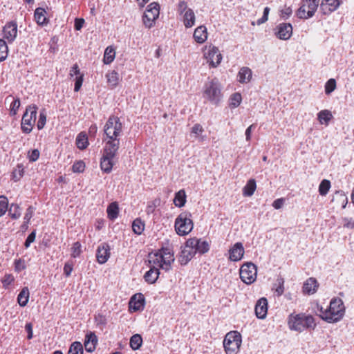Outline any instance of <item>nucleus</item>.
Wrapping results in <instances>:
<instances>
[{
  "label": "nucleus",
  "instance_id": "8",
  "mask_svg": "<svg viewBox=\"0 0 354 354\" xmlns=\"http://www.w3.org/2000/svg\"><path fill=\"white\" fill-rule=\"evenodd\" d=\"M37 107L36 105L26 108L21 120V129L25 133H29L35 123Z\"/></svg>",
  "mask_w": 354,
  "mask_h": 354
},
{
  "label": "nucleus",
  "instance_id": "2",
  "mask_svg": "<svg viewBox=\"0 0 354 354\" xmlns=\"http://www.w3.org/2000/svg\"><path fill=\"white\" fill-rule=\"evenodd\" d=\"M288 325L291 330L302 332L306 329H314L316 324L311 315L304 313L290 314L288 317Z\"/></svg>",
  "mask_w": 354,
  "mask_h": 354
},
{
  "label": "nucleus",
  "instance_id": "26",
  "mask_svg": "<svg viewBox=\"0 0 354 354\" xmlns=\"http://www.w3.org/2000/svg\"><path fill=\"white\" fill-rule=\"evenodd\" d=\"M318 286L316 279L310 277L304 283L303 291L308 295H313L317 291Z\"/></svg>",
  "mask_w": 354,
  "mask_h": 354
},
{
  "label": "nucleus",
  "instance_id": "63",
  "mask_svg": "<svg viewBox=\"0 0 354 354\" xmlns=\"http://www.w3.org/2000/svg\"><path fill=\"white\" fill-rule=\"evenodd\" d=\"M204 129L200 124H195L192 128V133L196 136H199L203 132Z\"/></svg>",
  "mask_w": 354,
  "mask_h": 354
},
{
  "label": "nucleus",
  "instance_id": "19",
  "mask_svg": "<svg viewBox=\"0 0 354 354\" xmlns=\"http://www.w3.org/2000/svg\"><path fill=\"white\" fill-rule=\"evenodd\" d=\"M268 313V301L265 297L259 299L255 305V313L259 319H265Z\"/></svg>",
  "mask_w": 354,
  "mask_h": 354
},
{
  "label": "nucleus",
  "instance_id": "51",
  "mask_svg": "<svg viewBox=\"0 0 354 354\" xmlns=\"http://www.w3.org/2000/svg\"><path fill=\"white\" fill-rule=\"evenodd\" d=\"M85 167V163L82 160L76 161L72 166V171L74 173H82Z\"/></svg>",
  "mask_w": 354,
  "mask_h": 354
},
{
  "label": "nucleus",
  "instance_id": "32",
  "mask_svg": "<svg viewBox=\"0 0 354 354\" xmlns=\"http://www.w3.org/2000/svg\"><path fill=\"white\" fill-rule=\"evenodd\" d=\"M107 83L112 88H115L120 80L119 74L115 71H112L106 74Z\"/></svg>",
  "mask_w": 354,
  "mask_h": 354
},
{
  "label": "nucleus",
  "instance_id": "45",
  "mask_svg": "<svg viewBox=\"0 0 354 354\" xmlns=\"http://www.w3.org/2000/svg\"><path fill=\"white\" fill-rule=\"evenodd\" d=\"M330 187V182L328 180H323L319 186V192L322 196H325Z\"/></svg>",
  "mask_w": 354,
  "mask_h": 354
},
{
  "label": "nucleus",
  "instance_id": "50",
  "mask_svg": "<svg viewBox=\"0 0 354 354\" xmlns=\"http://www.w3.org/2000/svg\"><path fill=\"white\" fill-rule=\"evenodd\" d=\"M190 9L187 6V3L185 1H180L177 5V12L181 17H183L186 11Z\"/></svg>",
  "mask_w": 354,
  "mask_h": 354
},
{
  "label": "nucleus",
  "instance_id": "11",
  "mask_svg": "<svg viewBox=\"0 0 354 354\" xmlns=\"http://www.w3.org/2000/svg\"><path fill=\"white\" fill-rule=\"evenodd\" d=\"M274 32L278 39L288 40L292 35V26L290 23H281L274 28Z\"/></svg>",
  "mask_w": 354,
  "mask_h": 354
},
{
  "label": "nucleus",
  "instance_id": "23",
  "mask_svg": "<svg viewBox=\"0 0 354 354\" xmlns=\"http://www.w3.org/2000/svg\"><path fill=\"white\" fill-rule=\"evenodd\" d=\"M159 253L163 259L162 269L166 271L169 270L171 268V263L174 261V254L169 248H162Z\"/></svg>",
  "mask_w": 354,
  "mask_h": 354
},
{
  "label": "nucleus",
  "instance_id": "61",
  "mask_svg": "<svg viewBox=\"0 0 354 354\" xmlns=\"http://www.w3.org/2000/svg\"><path fill=\"white\" fill-rule=\"evenodd\" d=\"M35 237H36V232H35V231H32L28 236V237L24 243V246L26 248H28L30 247V245L35 241Z\"/></svg>",
  "mask_w": 354,
  "mask_h": 354
},
{
  "label": "nucleus",
  "instance_id": "31",
  "mask_svg": "<svg viewBox=\"0 0 354 354\" xmlns=\"http://www.w3.org/2000/svg\"><path fill=\"white\" fill-rule=\"evenodd\" d=\"M106 213L107 216L110 220L114 221L116 219L119 214L118 204L116 202H113L109 204L106 209Z\"/></svg>",
  "mask_w": 354,
  "mask_h": 354
},
{
  "label": "nucleus",
  "instance_id": "43",
  "mask_svg": "<svg viewBox=\"0 0 354 354\" xmlns=\"http://www.w3.org/2000/svg\"><path fill=\"white\" fill-rule=\"evenodd\" d=\"M8 212L12 219H17L21 216L20 207L17 204H11Z\"/></svg>",
  "mask_w": 354,
  "mask_h": 354
},
{
  "label": "nucleus",
  "instance_id": "25",
  "mask_svg": "<svg viewBox=\"0 0 354 354\" xmlns=\"http://www.w3.org/2000/svg\"><path fill=\"white\" fill-rule=\"evenodd\" d=\"M194 39L198 44L204 43L207 39V28L205 26L197 27L194 32Z\"/></svg>",
  "mask_w": 354,
  "mask_h": 354
},
{
  "label": "nucleus",
  "instance_id": "33",
  "mask_svg": "<svg viewBox=\"0 0 354 354\" xmlns=\"http://www.w3.org/2000/svg\"><path fill=\"white\" fill-rule=\"evenodd\" d=\"M29 295L30 293L28 287L23 288L17 296V301L20 306L24 307L27 305Z\"/></svg>",
  "mask_w": 354,
  "mask_h": 354
},
{
  "label": "nucleus",
  "instance_id": "59",
  "mask_svg": "<svg viewBox=\"0 0 354 354\" xmlns=\"http://www.w3.org/2000/svg\"><path fill=\"white\" fill-rule=\"evenodd\" d=\"M20 100L19 98L14 100V101L11 103L10 105V113L12 115H15L17 113V110L20 106Z\"/></svg>",
  "mask_w": 354,
  "mask_h": 354
},
{
  "label": "nucleus",
  "instance_id": "36",
  "mask_svg": "<svg viewBox=\"0 0 354 354\" xmlns=\"http://www.w3.org/2000/svg\"><path fill=\"white\" fill-rule=\"evenodd\" d=\"M115 51L112 46H108L105 49L103 62L104 64H110L115 59Z\"/></svg>",
  "mask_w": 354,
  "mask_h": 354
},
{
  "label": "nucleus",
  "instance_id": "55",
  "mask_svg": "<svg viewBox=\"0 0 354 354\" xmlns=\"http://www.w3.org/2000/svg\"><path fill=\"white\" fill-rule=\"evenodd\" d=\"M14 277L10 274H6L1 279L3 286L6 288L10 286L14 281Z\"/></svg>",
  "mask_w": 354,
  "mask_h": 354
},
{
  "label": "nucleus",
  "instance_id": "47",
  "mask_svg": "<svg viewBox=\"0 0 354 354\" xmlns=\"http://www.w3.org/2000/svg\"><path fill=\"white\" fill-rule=\"evenodd\" d=\"M8 200L5 196H0V217L5 214L8 209Z\"/></svg>",
  "mask_w": 354,
  "mask_h": 354
},
{
  "label": "nucleus",
  "instance_id": "13",
  "mask_svg": "<svg viewBox=\"0 0 354 354\" xmlns=\"http://www.w3.org/2000/svg\"><path fill=\"white\" fill-rule=\"evenodd\" d=\"M207 62L213 67H216L222 60V55L217 47H209L208 51L205 53Z\"/></svg>",
  "mask_w": 354,
  "mask_h": 354
},
{
  "label": "nucleus",
  "instance_id": "54",
  "mask_svg": "<svg viewBox=\"0 0 354 354\" xmlns=\"http://www.w3.org/2000/svg\"><path fill=\"white\" fill-rule=\"evenodd\" d=\"M160 200L155 199L154 201L149 203L146 208V212L148 214H153L156 208V207L159 205Z\"/></svg>",
  "mask_w": 354,
  "mask_h": 354
},
{
  "label": "nucleus",
  "instance_id": "30",
  "mask_svg": "<svg viewBox=\"0 0 354 354\" xmlns=\"http://www.w3.org/2000/svg\"><path fill=\"white\" fill-rule=\"evenodd\" d=\"M160 274V271L158 268H151L144 275L145 281L149 283H155Z\"/></svg>",
  "mask_w": 354,
  "mask_h": 354
},
{
  "label": "nucleus",
  "instance_id": "7",
  "mask_svg": "<svg viewBox=\"0 0 354 354\" xmlns=\"http://www.w3.org/2000/svg\"><path fill=\"white\" fill-rule=\"evenodd\" d=\"M319 3V0H303L297 11V16L304 19L311 18L317 11Z\"/></svg>",
  "mask_w": 354,
  "mask_h": 354
},
{
  "label": "nucleus",
  "instance_id": "46",
  "mask_svg": "<svg viewBox=\"0 0 354 354\" xmlns=\"http://www.w3.org/2000/svg\"><path fill=\"white\" fill-rule=\"evenodd\" d=\"M317 117H318L319 121L321 123H323V122L328 123L329 122V120H330L332 115L329 111L322 110L318 113Z\"/></svg>",
  "mask_w": 354,
  "mask_h": 354
},
{
  "label": "nucleus",
  "instance_id": "21",
  "mask_svg": "<svg viewBox=\"0 0 354 354\" xmlns=\"http://www.w3.org/2000/svg\"><path fill=\"white\" fill-rule=\"evenodd\" d=\"M145 306V297L141 293L133 295L129 301V308L134 311L141 310Z\"/></svg>",
  "mask_w": 354,
  "mask_h": 354
},
{
  "label": "nucleus",
  "instance_id": "37",
  "mask_svg": "<svg viewBox=\"0 0 354 354\" xmlns=\"http://www.w3.org/2000/svg\"><path fill=\"white\" fill-rule=\"evenodd\" d=\"M149 263L152 264L151 268H157L162 269L163 267V259L162 257L160 256L159 252H156L153 254L152 256H149Z\"/></svg>",
  "mask_w": 354,
  "mask_h": 354
},
{
  "label": "nucleus",
  "instance_id": "42",
  "mask_svg": "<svg viewBox=\"0 0 354 354\" xmlns=\"http://www.w3.org/2000/svg\"><path fill=\"white\" fill-rule=\"evenodd\" d=\"M24 174V167L21 164H18L12 171V179L17 182L23 176Z\"/></svg>",
  "mask_w": 354,
  "mask_h": 354
},
{
  "label": "nucleus",
  "instance_id": "5",
  "mask_svg": "<svg viewBox=\"0 0 354 354\" xmlns=\"http://www.w3.org/2000/svg\"><path fill=\"white\" fill-rule=\"evenodd\" d=\"M122 131V124L118 117L111 115L109 117L104 127V134L106 138L103 140L107 139H118Z\"/></svg>",
  "mask_w": 354,
  "mask_h": 354
},
{
  "label": "nucleus",
  "instance_id": "38",
  "mask_svg": "<svg viewBox=\"0 0 354 354\" xmlns=\"http://www.w3.org/2000/svg\"><path fill=\"white\" fill-rule=\"evenodd\" d=\"M145 229V223L142 221L140 218H136L132 223V230L133 232L140 235L142 233Z\"/></svg>",
  "mask_w": 354,
  "mask_h": 354
},
{
  "label": "nucleus",
  "instance_id": "14",
  "mask_svg": "<svg viewBox=\"0 0 354 354\" xmlns=\"http://www.w3.org/2000/svg\"><path fill=\"white\" fill-rule=\"evenodd\" d=\"M105 141L103 154L115 157L120 147V139H107Z\"/></svg>",
  "mask_w": 354,
  "mask_h": 354
},
{
  "label": "nucleus",
  "instance_id": "40",
  "mask_svg": "<svg viewBox=\"0 0 354 354\" xmlns=\"http://www.w3.org/2000/svg\"><path fill=\"white\" fill-rule=\"evenodd\" d=\"M76 145L80 149H84L87 147L88 142L86 134L80 133L76 138Z\"/></svg>",
  "mask_w": 354,
  "mask_h": 354
},
{
  "label": "nucleus",
  "instance_id": "57",
  "mask_svg": "<svg viewBox=\"0 0 354 354\" xmlns=\"http://www.w3.org/2000/svg\"><path fill=\"white\" fill-rule=\"evenodd\" d=\"M39 151L38 149H33L28 153V158L30 162H35L39 157Z\"/></svg>",
  "mask_w": 354,
  "mask_h": 354
},
{
  "label": "nucleus",
  "instance_id": "4",
  "mask_svg": "<svg viewBox=\"0 0 354 354\" xmlns=\"http://www.w3.org/2000/svg\"><path fill=\"white\" fill-rule=\"evenodd\" d=\"M191 218V213L187 211L180 213L177 216L175 220L174 227L178 235H187L193 230L194 223Z\"/></svg>",
  "mask_w": 354,
  "mask_h": 354
},
{
  "label": "nucleus",
  "instance_id": "15",
  "mask_svg": "<svg viewBox=\"0 0 354 354\" xmlns=\"http://www.w3.org/2000/svg\"><path fill=\"white\" fill-rule=\"evenodd\" d=\"M110 246L107 243L100 244L97 250L96 258L99 263H105L110 257Z\"/></svg>",
  "mask_w": 354,
  "mask_h": 354
},
{
  "label": "nucleus",
  "instance_id": "56",
  "mask_svg": "<svg viewBox=\"0 0 354 354\" xmlns=\"http://www.w3.org/2000/svg\"><path fill=\"white\" fill-rule=\"evenodd\" d=\"M75 80V82L74 91L75 92H77L80 91V89L81 88V86L82 85L83 80H84V75L81 74L78 76H76Z\"/></svg>",
  "mask_w": 354,
  "mask_h": 354
},
{
  "label": "nucleus",
  "instance_id": "41",
  "mask_svg": "<svg viewBox=\"0 0 354 354\" xmlns=\"http://www.w3.org/2000/svg\"><path fill=\"white\" fill-rule=\"evenodd\" d=\"M68 354H83V346L80 342L71 344Z\"/></svg>",
  "mask_w": 354,
  "mask_h": 354
},
{
  "label": "nucleus",
  "instance_id": "6",
  "mask_svg": "<svg viewBox=\"0 0 354 354\" xmlns=\"http://www.w3.org/2000/svg\"><path fill=\"white\" fill-rule=\"evenodd\" d=\"M241 344V335L237 331L227 333L223 340V346L227 354L238 352Z\"/></svg>",
  "mask_w": 354,
  "mask_h": 354
},
{
  "label": "nucleus",
  "instance_id": "64",
  "mask_svg": "<svg viewBox=\"0 0 354 354\" xmlns=\"http://www.w3.org/2000/svg\"><path fill=\"white\" fill-rule=\"evenodd\" d=\"M344 227L350 229H354V220L351 218H344Z\"/></svg>",
  "mask_w": 354,
  "mask_h": 354
},
{
  "label": "nucleus",
  "instance_id": "12",
  "mask_svg": "<svg viewBox=\"0 0 354 354\" xmlns=\"http://www.w3.org/2000/svg\"><path fill=\"white\" fill-rule=\"evenodd\" d=\"M188 246H191L195 250V254H200L207 252L209 250V243L206 241H202L197 238H191L188 239Z\"/></svg>",
  "mask_w": 354,
  "mask_h": 354
},
{
  "label": "nucleus",
  "instance_id": "10",
  "mask_svg": "<svg viewBox=\"0 0 354 354\" xmlns=\"http://www.w3.org/2000/svg\"><path fill=\"white\" fill-rule=\"evenodd\" d=\"M257 274V266L251 262L245 263L241 267L240 277L246 284L252 283L256 280Z\"/></svg>",
  "mask_w": 354,
  "mask_h": 354
},
{
  "label": "nucleus",
  "instance_id": "34",
  "mask_svg": "<svg viewBox=\"0 0 354 354\" xmlns=\"http://www.w3.org/2000/svg\"><path fill=\"white\" fill-rule=\"evenodd\" d=\"M186 203V194L184 189H180L175 194L174 203L176 207H182Z\"/></svg>",
  "mask_w": 354,
  "mask_h": 354
},
{
  "label": "nucleus",
  "instance_id": "27",
  "mask_svg": "<svg viewBox=\"0 0 354 354\" xmlns=\"http://www.w3.org/2000/svg\"><path fill=\"white\" fill-rule=\"evenodd\" d=\"M46 11L43 8H37L35 10V19L38 25L44 26L48 24V19L46 18Z\"/></svg>",
  "mask_w": 354,
  "mask_h": 354
},
{
  "label": "nucleus",
  "instance_id": "18",
  "mask_svg": "<svg viewBox=\"0 0 354 354\" xmlns=\"http://www.w3.org/2000/svg\"><path fill=\"white\" fill-rule=\"evenodd\" d=\"M229 259L232 261L241 260L244 254V248L241 242L236 243L229 250Z\"/></svg>",
  "mask_w": 354,
  "mask_h": 354
},
{
  "label": "nucleus",
  "instance_id": "24",
  "mask_svg": "<svg viewBox=\"0 0 354 354\" xmlns=\"http://www.w3.org/2000/svg\"><path fill=\"white\" fill-rule=\"evenodd\" d=\"M114 158L113 156H105V154L102 155L100 160V168L104 173L109 174L111 171L114 165Z\"/></svg>",
  "mask_w": 354,
  "mask_h": 354
},
{
  "label": "nucleus",
  "instance_id": "9",
  "mask_svg": "<svg viewBox=\"0 0 354 354\" xmlns=\"http://www.w3.org/2000/svg\"><path fill=\"white\" fill-rule=\"evenodd\" d=\"M160 14V6L158 3L153 2L148 5L142 17L144 25L147 28H151L155 24L156 20Z\"/></svg>",
  "mask_w": 354,
  "mask_h": 354
},
{
  "label": "nucleus",
  "instance_id": "58",
  "mask_svg": "<svg viewBox=\"0 0 354 354\" xmlns=\"http://www.w3.org/2000/svg\"><path fill=\"white\" fill-rule=\"evenodd\" d=\"M269 12L270 8L268 7H266L263 10L262 17L259 19L257 21V25H261L268 21Z\"/></svg>",
  "mask_w": 354,
  "mask_h": 354
},
{
  "label": "nucleus",
  "instance_id": "16",
  "mask_svg": "<svg viewBox=\"0 0 354 354\" xmlns=\"http://www.w3.org/2000/svg\"><path fill=\"white\" fill-rule=\"evenodd\" d=\"M342 3V0H322L320 10L324 15H329L336 10Z\"/></svg>",
  "mask_w": 354,
  "mask_h": 354
},
{
  "label": "nucleus",
  "instance_id": "20",
  "mask_svg": "<svg viewBox=\"0 0 354 354\" xmlns=\"http://www.w3.org/2000/svg\"><path fill=\"white\" fill-rule=\"evenodd\" d=\"M195 250L191 246H188V240L185 243L183 250L181 251L179 262L181 265H186L196 254Z\"/></svg>",
  "mask_w": 354,
  "mask_h": 354
},
{
  "label": "nucleus",
  "instance_id": "48",
  "mask_svg": "<svg viewBox=\"0 0 354 354\" xmlns=\"http://www.w3.org/2000/svg\"><path fill=\"white\" fill-rule=\"evenodd\" d=\"M46 122V113L45 109H42L39 113V120L37 121V127L39 130L42 129Z\"/></svg>",
  "mask_w": 354,
  "mask_h": 354
},
{
  "label": "nucleus",
  "instance_id": "35",
  "mask_svg": "<svg viewBox=\"0 0 354 354\" xmlns=\"http://www.w3.org/2000/svg\"><path fill=\"white\" fill-rule=\"evenodd\" d=\"M256 188L257 185L255 180L253 178L250 179L243 189V194L245 196H251L253 195Z\"/></svg>",
  "mask_w": 354,
  "mask_h": 354
},
{
  "label": "nucleus",
  "instance_id": "52",
  "mask_svg": "<svg viewBox=\"0 0 354 354\" xmlns=\"http://www.w3.org/2000/svg\"><path fill=\"white\" fill-rule=\"evenodd\" d=\"M336 88V81L335 79H330L325 84V93L326 94H330Z\"/></svg>",
  "mask_w": 354,
  "mask_h": 354
},
{
  "label": "nucleus",
  "instance_id": "49",
  "mask_svg": "<svg viewBox=\"0 0 354 354\" xmlns=\"http://www.w3.org/2000/svg\"><path fill=\"white\" fill-rule=\"evenodd\" d=\"M241 100H242L241 95L239 93H235L232 94L230 97V104L232 107H237L241 104Z\"/></svg>",
  "mask_w": 354,
  "mask_h": 354
},
{
  "label": "nucleus",
  "instance_id": "17",
  "mask_svg": "<svg viewBox=\"0 0 354 354\" xmlns=\"http://www.w3.org/2000/svg\"><path fill=\"white\" fill-rule=\"evenodd\" d=\"M4 37L10 42L15 40L17 35V25L15 21H10L6 24L3 30Z\"/></svg>",
  "mask_w": 354,
  "mask_h": 354
},
{
  "label": "nucleus",
  "instance_id": "3",
  "mask_svg": "<svg viewBox=\"0 0 354 354\" xmlns=\"http://www.w3.org/2000/svg\"><path fill=\"white\" fill-rule=\"evenodd\" d=\"M203 97L215 105H217L221 101L223 95L218 79H212L205 84Z\"/></svg>",
  "mask_w": 354,
  "mask_h": 354
},
{
  "label": "nucleus",
  "instance_id": "62",
  "mask_svg": "<svg viewBox=\"0 0 354 354\" xmlns=\"http://www.w3.org/2000/svg\"><path fill=\"white\" fill-rule=\"evenodd\" d=\"M33 213H34V208L32 206L28 207V209H26V214L24 215V221H26V223H29L30 220L31 219V218L33 216Z\"/></svg>",
  "mask_w": 354,
  "mask_h": 354
},
{
  "label": "nucleus",
  "instance_id": "60",
  "mask_svg": "<svg viewBox=\"0 0 354 354\" xmlns=\"http://www.w3.org/2000/svg\"><path fill=\"white\" fill-rule=\"evenodd\" d=\"M26 268L24 261L19 259L15 261V269L17 272H20Z\"/></svg>",
  "mask_w": 354,
  "mask_h": 354
},
{
  "label": "nucleus",
  "instance_id": "29",
  "mask_svg": "<svg viewBox=\"0 0 354 354\" xmlns=\"http://www.w3.org/2000/svg\"><path fill=\"white\" fill-rule=\"evenodd\" d=\"M252 75V70L248 67H242L239 73L238 78L240 83H248L251 80Z\"/></svg>",
  "mask_w": 354,
  "mask_h": 354
},
{
  "label": "nucleus",
  "instance_id": "22",
  "mask_svg": "<svg viewBox=\"0 0 354 354\" xmlns=\"http://www.w3.org/2000/svg\"><path fill=\"white\" fill-rule=\"evenodd\" d=\"M97 343V338L95 334L93 332L88 333L85 336L84 348L88 353H92L95 351V346Z\"/></svg>",
  "mask_w": 354,
  "mask_h": 354
},
{
  "label": "nucleus",
  "instance_id": "39",
  "mask_svg": "<svg viewBox=\"0 0 354 354\" xmlns=\"http://www.w3.org/2000/svg\"><path fill=\"white\" fill-rule=\"evenodd\" d=\"M142 343V339L140 335L135 334L130 339V346L136 351L140 348Z\"/></svg>",
  "mask_w": 354,
  "mask_h": 354
},
{
  "label": "nucleus",
  "instance_id": "1",
  "mask_svg": "<svg viewBox=\"0 0 354 354\" xmlns=\"http://www.w3.org/2000/svg\"><path fill=\"white\" fill-rule=\"evenodd\" d=\"M320 317L328 323H335L342 319L345 313V307L342 300L339 298H334L330 302L328 308L322 310Z\"/></svg>",
  "mask_w": 354,
  "mask_h": 354
},
{
  "label": "nucleus",
  "instance_id": "44",
  "mask_svg": "<svg viewBox=\"0 0 354 354\" xmlns=\"http://www.w3.org/2000/svg\"><path fill=\"white\" fill-rule=\"evenodd\" d=\"M8 54V48L6 44V42L2 39H0V62L4 61Z\"/></svg>",
  "mask_w": 354,
  "mask_h": 354
},
{
  "label": "nucleus",
  "instance_id": "53",
  "mask_svg": "<svg viewBox=\"0 0 354 354\" xmlns=\"http://www.w3.org/2000/svg\"><path fill=\"white\" fill-rule=\"evenodd\" d=\"M71 251H72L71 256L73 258L78 257L82 252V245H81L80 243L78 241L75 242L72 246Z\"/></svg>",
  "mask_w": 354,
  "mask_h": 354
},
{
  "label": "nucleus",
  "instance_id": "28",
  "mask_svg": "<svg viewBox=\"0 0 354 354\" xmlns=\"http://www.w3.org/2000/svg\"><path fill=\"white\" fill-rule=\"evenodd\" d=\"M182 20L185 28H189L194 26L196 21V16L193 10L189 9V10L186 11L184 16L182 17Z\"/></svg>",
  "mask_w": 354,
  "mask_h": 354
}]
</instances>
